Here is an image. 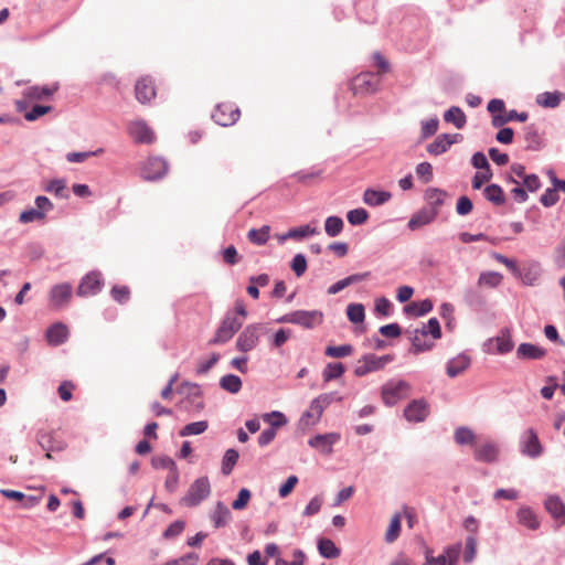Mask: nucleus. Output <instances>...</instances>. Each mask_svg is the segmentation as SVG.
<instances>
[{
	"instance_id": "nucleus-17",
	"label": "nucleus",
	"mask_w": 565,
	"mask_h": 565,
	"mask_svg": "<svg viewBox=\"0 0 565 565\" xmlns=\"http://www.w3.org/2000/svg\"><path fill=\"white\" fill-rule=\"evenodd\" d=\"M462 136L460 134H441L427 146V152L431 156H440L445 153L451 145L460 141Z\"/></svg>"
},
{
	"instance_id": "nucleus-7",
	"label": "nucleus",
	"mask_w": 565,
	"mask_h": 565,
	"mask_svg": "<svg viewBox=\"0 0 565 565\" xmlns=\"http://www.w3.org/2000/svg\"><path fill=\"white\" fill-rule=\"evenodd\" d=\"M263 420L269 424V427L264 429L258 436V444L260 447L269 445L276 437V429L287 424V417L279 411H273L263 415Z\"/></svg>"
},
{
	"instance_id": "nucleus-15",
	"label": "nucleus",
	"mask_w": 565,
	"mask_h": 565,
	"mask_svg": "<svg viewBox=\"0 0 565 565\" xmlns=\"http://www.w3.org/2000/svg\"><path fill=\"white\" fill-rule=\"evenodd\" d=\"M340 439L341 435L339 433L332 431L327 434H318L308 440V445L323 455H331L333 451V446Z\"/></svg>"
},
{
	"instance_id": "nucleus-4",
	"label": "nucleus",
	"mask_w": 565,
	"mask_h": 565,
	"mask_svg": "<svg viewBox=\"0 0 565 565\" xmlns=\"http://www.w3.org/2000/svg\"><path fill=\"white\" fill-rule=\"evenodd\" d=\"M394 360V356L391 354H385L382 356H377L374 353H366L362 355L354 367V375L362 377L367 375L369 373L380 371L385 367L386 364L391 363Z\"/></svg>"
},
{
	"instance_id": "nucleus-42",
	"label": "nucleus",
	"mask_w": 565,
	"mask_h": 565,
	"mask_svg": "<svg viewBox=\"0 0 565 565\" xmlns=\"http://www.w3.org/2000/svg\"><path fill=\"white\" fill-rule=\"evenodd\" d=\"M454 438L460 446L473 445L476 435L469 427L460 426L455 429Z\"/></svg>"
},
{
	"instance_id": "nucleus-54",
	"label": "nucleus",
	"mask_w": 565,
	"mask_h": 565,
	"mask_svg": "<svg viewBox=\"0 0 565 565\" xmlns=\"http://www.w3.org/2000/svg\"><path fill=\"white\" fill-rule=\"evenodd\" d=\"M477 539L475 535H468L466 537V546H465V553H463V562L466 564H470L477 554Z\"/></svg>"
},
{
	"instance_id": "nucleus-29",
	"label": "nucleus",
	"mask_w": 565,
	"mask_h": 565,
	"mask_svg": "<svg viewBox=\"0 0 565 565\" xmlns=\"http://www.w3.org/2000/svg\"><path fill=\"white\" fill-rule=\"evenodd\" d=\"M369 276H370V273H361V274L350 275V276L334 282L333 285H331L328 288V294L335 295V294L340 292L341 290H343L344 288H347L348 286L366 279Z\"/></svg>"
},
{
	"instance_id": "nucleus-64",
	"label": "nucleus",
	"mask_w": 565,
	"mask_h": 565,
	"mask_svg": "<svg viewBox=\"0 0 565 565\" xmlns=\"http://www.w3.org/2000/svg\"><path fill=\"white\" fill-rule=\"evenodd\" d=\"M463 299L470 307H480L483 303L480 292L475 288H468L465 290Z\"/></svg>"
},
{
	"instance_id": "nucleus-24",
	"label": "nucleus",
	"mask_w": 565,
	"mask_h": 565,
	"mask_svg": "<svg viewBox=\"0 0 565 565\" xmlns=\"http://www.w3.org/2000/svg\"><path fill=\"white\" fill-rule=\"evenodd\" d=\"M470 364L471 359L465 353H459L447 362L446 373L449 377H456L466 371Z\"/></svg>"
},
{
	"instance_id": "nucleus-30",
	"label": "nucleus",
	"mask_w": 565,
	"mask_h": 565,
	"mask_svg": "<svg viewBox=\"0 0 565 565\" xmlns=\"http://www.w3.org/2000/svg\"><path fill=\"white\" fill-rule=\"evenodd\" d=\"M434 308V305L430 299H424L418 302H411L404 307V311L407 315L414 317H423L429 313Z\"/></svg>"
},
{
	"instance_id": "nucleus-32",
	"label": "nucleus",
	"mask_w": 565,
	"mask_h": 565,
	"mask_svg": "<svg viewBox=\"0 0 565 565\" xmlns=\"http://www.w3.org/2000/svg\"><path fill=\"white\" fill-rule=\"evenodd\" d=\"M425 334H422L419 330L415 329L411 335L412 348L411 352L414 354H418L420 352H426L433 349L434 343L425 340Z\"/></svg>"
},
{
	"instance_id": "nucleus-10",
	"label": "nucleus",
	"mask_w": 565,
	"mask_h": 565,
	"mask_svg": "<svg viewBox=\"0 0 565 565\" xmlns=\"http://www.w3.org/2000/svg\"><path fill=\"white\" fill-rule=\"evenodd\" d=\"M73 297V287L70 282H61L51 287L49 291V303L54 310L66 308Z\"/></svg>"
},
{
	"instance_id": "nucleus-19",
	"label": "nucleus",
	"mask_w": 565,
	"mask_h": 565,
	"mask_svg": "<svg viewBox=\"0 0 565 565\" xmlns=\"http://www.w3.org/2000/svg\"><path fill=\"white\" fill-rule=\"evenodd\" d=\"M544 508L558 525H565V503L557 494L547 495Z\"/></svg>"
},
{
	"instance_id": "nucleus-5",
	"label": "nucleus",
	"mask_w": 565,
	"mask_h": 565,
	"mask_svg": "<svg viewBox=\"0 0 565 565\" xmlns=\"http://www.w3.org/2000/svg\"><path fill=\"white\" fill-rule=\"evenodd\" d=\"M242 326L243 319H239L233 312H227L216 329L214 337L210 340V344L226 343L242 328Z\"/></svg>"
},
{
	"instance_id": "nucleus-6",
	"label": "nucleus",
	"mask_w": 565,
	"mask_h": 565,
	"mask_svg": "<svg viewBox=\"0 0 565 565\" xmlns=\"http://www.w3.org/2000/svg\"><path fill=\"white\" fill-rule=\"evenodd\" d=\"M211 494V484L207 477H201L193 481L186 494L181 499L185 507H196Z\"/></svg>"
},
{
	"instance_id": "nucleus-57",
	"label": "nucleus",
	"mask_w": 565,
	"mask_h": 565,
	"mask_svg": "<svg viewBox=\"0 0 565 565\" xmlns=\"http://www.w3.org/2000/svg\"><path fill=\"white\" fill-rule=\"evenodd\" d=\"M461 553V543L445 547L443 555H446V565H457Z\"/></svg>"
},
{
	"instance_id": "nucleus-3",
	"label": "nucleus",
	"mask_w": 565,
	"mask_h": 565,
	"mask_svg": "<svg viewBox=\"0 0 565 565\" xmlns=\"http://www.w3.org/2000/svg\"><path fill=\"white\" fill-rule=\"evenodd\" d=\"M266 332L267 328L264 323H250L246 326L236 339V349L246 354L258 345L262 334Z\"/></svg>"
},
{
	"instance_id": "nucleus-44",
	"label": "nucleus",
	"mask_w": 565,
	"mask_h": 565,
	"mask_svg": "<svg viewBox=\"0 0 565 565\" xmlns=\"http://www.w3.org/2000/svg\"><path fill=\"white\" fill-rule=\"evenodd\" d=\"M57 89V86L49 87V86H31L25 89V96L31 99H44L53 95V93Z\"/></svg>"
},
{
	"instance_id": "nucleus-9",
	"label": "nucleus",
	"mask_w": 565,
	"mask_h": 565,
	"mask_svg": "<svg viewBox=\"0 0 565 565\" xmlns=\"http://www.w3.org/2000/svg\"><path fill=\"white\" fill-rule=\"evenodd\" d=\"M381 83L379 74L363 72L356 75L351 82V89L355 95H369L375 93Z\"/></svg>"
},
{
	"instance_id": "nucleus-37",
	"label": "nucleus",
	"mask_w": 565,
	"mask_h": 565,
	"mask_svg": "<svg viewBox=\"0 0 565 565\" xmlns=\"http://www.w3.org/2000/svg\"><path fill=\"white\" fill-rule=\"evenodd\" d=\"M220 386L222 390H224L231 394H236L242 388V380L239 376H237L235 374H226L221 377Z\"/></svg>"
},
{
	"instance_id": "nucleus-52",
	"label": "nucleus",
	"mask_w": 565,
	"mask_h": 565,
	"mask_svg": "<svg viewBox=\"0 0 565 565\" xmlns=\"http://www.w3.org/2000/svg\"><path fill=\"white\" fill-rule=\"evenodd\" d=\"M348 319L353 323H361L365 318V310L362 303H350L347 307Z\"/></svg>"
},
{
	"instance_id": "nucleus-58",
	"label": "nucleus",
	"mask_w": 565,
	"mask_h": 565,
	"mask_svg": "<svg viewBox=\"0 0 565 565\" xmlns=\"http://www.w3.org/2000/svg\"><path fill=\"white\" fill-rule=\"evenodd\" d=\"M292 331L290 329H279L270 338L269 344L273 348L282 347L291 337Z\"/></svg>"
},
{
	"instance_id": "nucleus-61",
	"label": "nucleus",
	"mask_w": 565,
	"mask_h": 565,
	"mask_svg": "<svg viewBox=\"0 0 565 565\" xmlns=\"http://www.w3.org/2000/svg\"><path fill=\"white\" fill-rule=\"evenodd\" d=\"M185 527V522L177 520L172 522L163 532L162 536L167 540L175 539L179 536Z\"/></svg>"
},
{
	"instance_id": "nucleus-59",
	"label": "nucleus",
	"mask_w": 565,
	"mask_h": 565,
	"mask_svg": "<svg viewBox=\"0 0 565 565\" xmlns=\"http://www.w3.org/2000/svg\"><path fill=\"white\" fill-rule=\"evenodd\" d=\"M502 275L500 273H497V271H486V273H482L479 277V284L480 285H487L489 287H497L501 284L502 281Z\"/></svg>"
},
{
	"instance_id": "nucleus-45",
	"label": "nucleus",
	"mask_w": 565,
	"mask_h": 565,
	"mask_svg": "<svg viewBox=\"0 0 565 565\" xmlns=\"http://www.w3.org/2000/svg\"><path fill=\"white\" fill-rule=\"evenodd\" d=\"M494 341L497 343V352L499 354H507L513 350L514 342L508 330L502 331Z\"/></svg>"
},
{
	"instance_id": "nucleus-48",
	"label": "nucleus",
	"mask_w": 565,
	"mask_h": 565,
	"mask_svg": "<svg viewBox=\"0 0 565 565\" xmlns=\"http://www.w3.org/2000/svg\"><path fill=\"white\" fill-rule=\"evenodd\" d=\"M209 427L206 420H199L186 424L180 431L181 437L203 434Z\"/></svg>"
},
{
	"instance_id": "nucleus-13",
	"label": "nucleus",
	"mask_w": 565,
	"mask_h": 565,
	"mask_svg": "<svg viewBox=\"0 0 565 565\" xmlns=\"http://www.w3.org/2000/svg\"><path fill=\"white\" fill-rule=\"evenodd\" d=\"M239 116L241 111L238 107L231 104L216 105L212 114L213 120L222 127L234 125L239 119Z\"/></svg>"
},
{
	"instance_id": "nucleus-55",
	"label": "nucleus",
	"mask_w": 565,
	"mask_h": 565,
	"mask_svg": "<svg viewBox=\"0 0 565 565\" xmlns=\"http://www.w3.org/2000/svg\"><path fill=\"white\" fill-rule=\"evenodd\" d=\"M367 217H369L367 211L362 207L353 209V210L349 211L347 214L348 222L353 226L361 225V224L365 223Z\"/></svg>"
},
{
	"instance_id": "nucleus-50",
	"label": "nucleus",
	"mask_w": 565,
	"mask_h": 565,
	"mask_svg": "<svg viewBox=\"0 0 565 565\" xmlns=\"http://www.w3.org/2000/svg\"><path fill=\"white\" fill-rule=\"evenodd\" d=\"M422 334L428 335L430 334L434 340L441 338V329L440 323L437 318H430L427 323L423 324L420 329H418Z\"/></svg>"
},
{
	"instance_id": "nucleus-53",
	"label": "nucleus",
	"mask_w": 565,
	"mask_h": 565,
	"mask_svg": "<svg viewBox=\"0 0 565 565\" xmlns=\"http://www.w3.org/2000/svg\"><path fill=\"white\" fill-rule=\"evenodd\" d=\"M420 125V137L422 139H427L437 132L439 119L437 117H433L430 119L423 120Z\"/></svg>"
},
{
	"instance_id": "nucleus-34",
	"label": "nucleus",
	"mask_w": 565,
	"mask_h": 565,
	"mask_svg": "<svg viewBox=\"0 0 565 565\" xmlns=\"http://www.w3.org/2000/svg\"><path fill=\"white\" fill-rule=\"evenodd\" d=\"M270 226L263 225L260 228H250L247 233V238L250 243L263 246L269 239Z\"/></svg>"
},
{
	"instance_id": "nucleus-62",
	"label": "nucleus",
	"mask_w": 565,
	"mask_h": 565,
	"mask_svg": "<svg viewBox=\"0 0 565 565\" xmlns=\"http://www.w3.org/2000/svg\"><path fill=\"white\" fill-rule=\"evenodd\" d=\"M44 218L45 216L43 215V213L39 211L36 207L25 210L19 216V221L23 224L32 223L35 221H42Z\"/></svg>"
},
{
	"instance_id": "nucleus-20",
	"label": "nucleus",
	"mask_w": 565,
	"mask_h": 565,
	"mask_svg": "<svg viewBox=\"0 0 565 565\" xmlns=\"http://www.w3.org/2000/svg\"><path fill=\"white\" fill-rule=\"evenodd\" d=\"M68 337V328L63 322H55L51 324L45 332L46 341L52 347H58L65 343Z\"/></svg>"
},
{
	"instance_id": "nucleus-31",
	"label": "nucleus",
	"mask_w": 565,
	"mask_h": 565,
	"mask_svg": "<svg viewBox=\"0 0 565 565\" xmlns=\"http://www.w3.org/2000/svg\"><path fill=\"white\" fill-rule=\"evenodd\" d=\"M563 98L564 95L561 92H544L536 96V103L544 108H555Z\"/></svg>"
},
{
	"instance_id": "nucleus-27",
	"label": "nucleus",
	"mask_w": 565,
	"mask_h": 565,
	"mask_svg": "<svg viewBox=\"0 0 565 565\" xmlns=\"http://www.w3.org/2000/svg\"><path fill=\"white\" fill-rule=\"evenodd\" d=\"M391 192L383 190L366 189L363 193V202L369 206H380L388 202Z\"/></svg>"
},
{
	"instance_id": "nucleus-41",
	"label": "nucleus",
	"mask_w": 565,
	"mask_h": 565,
	"mask_svg": "<svg viewBox=\"0 0 565 565\" xmlns=\"http://www.w3.org/2000/svg\"><path fill=\"white\" fill-rule=\"evenodd\" d=\"M344 223L340 216H328L324 221V231L328 236L335 237L341 234Z\"/></svg>"
},
{
	"instance_id": "nucleus-51",
	"label": "nucleus",
	"mask_w": 565,
	"mask_h": 565,
	"mask_svg": "<svg viewBox=\"0 0 565 565\" xmlns=\"http://www.w3.org/2000/svg\"><path fill=\"white\" fill-rule=\"evenodd\" d=\"M353 353V347L351 344L342 345H329L326 348L324 354L330 358H345Z\"/></svg>"
},
{
	"instance_id": "nucleus-39",
	"label": "nucleus",
	"mask_w": 565,
	"mask_h": 565,
	"mask_svg": "<svg viewBox=\"0 0 565 565\" xmlns=\"http://www.w3.org/2000/svg\"><path fill=\"white\" fill-rule=\"evenodd\" d=\"M484 198L495 205H502L505 202L503 190L498 184H490L483 190Z\"/></svg>"
},
{
	"instance_id": "nucleus-47",
	"label": "nucleus",
	"mask_w": 565,
	"mask_h": 565,
	"mask_svg": "<svg viewBox=\"0 0 565 565\" xmlns=\"http://www.w3.org/2000/svg\"><path fill=\"white\" fill-rule=\"evenodd\" d=\"M341 399L342 397L337 392L320 394L313 398V408L323 412L331 403Z\"/></svg>"
},
{
	"instance_id": "nucleus-21",
	"label": "nucleus",
	"mask_w": 565,
	"mask_h": 565,
	"mask_svg": "<svg viewBox=\"0 0 565 565\" xmlns=\"http://www.w3.org/2000/svg\"><path fill=\"white\" fill-rule=\"evenodd\" d=\"M136 98L141 104L149 103L156 96L154 84L151 77H141L135 86Z\"/></svg>"
},
{
	"instance_id": "nucleus-40",
	"label": "nucleus",
	"mask_w": 565,
	"mask_h": 565,
	"mask_svg": "<svg viewBox=\"0 0 565 565\" xmlns=\"http://www.w3.org/2000/svg\"><path fill=\"white\" fill-rule=\"evenodd\" d=\"M44 190L49 193H53L60 199H67L66 181L64 179H53L44 185Z\"/></svg>"
},
{
	"instance_id": "nucleus-26",
	"label": "nucleus",
	"mask_w": 565,
	"mask_h": 565,
	"mask_svg": "<svg viewBox=\"0 0 565 565\" xmlns=\"http://www.w3.org/2000/svg\"><path fill=\"white\" fill-rule=\"evenodd\" d=\"M210 518L214 527L220 529L226 526L231 522L232 512L222 501H218Z\"/></svg>"
},
{
	"instance_id": "nucleus-43",
	"label": "nucleus",
	"mask_w": 565,
	"mask_h": 565,
	"mask_svg": "<svg viewBox=\"0 0 565 565\" xmlns=\"http://www.w3.org/2000/svg\"><path fill=\"white\" fill-rule=\"evenodd\" d=\"M345 367L342 363H328L322 371L324 382L337 380L343 375Z\"/></svg>"
},
{
	"instance_id": "nucleus-56",
	"label": "nucleus",
	"mask_w": 565,
	"mask_h": 565,
	"mask_svg": "<svg viewBox=\"0 0 565 565\" xmlns=\"http://www.w3.org/2000/svg\"><path fill=\"white\" fill-rule=\"evenodd\" d=\"M318 233H319L318 228L312 227L309 224L302 225L299 227H292L289 230V235L292 236V239H301L305 237L313 236Z\"/></svg>"
},
{
	"instance_id": "nucleus-49",
	"label": "nucleus",
	"mask_w": 565,
	"mask_h": 565,
	"mask_svg": "<svg viewBox=\"0 0 565 565\" xmlns=\"http://www.w3.org/2000/svg\"><path fill=\"white\" fill-rule=\"evenodd\" d=\"M399 532H401V514L399 513H395L392 516L390 525H388L387 531L385 533V541L387 543H393L399 536Z\"/></svg>"
},
{
	"instance_id": "nucleus-16",
	"label": "nucleus",
	"mask_w": 565,
	"mask_h": 565,
	"mask_svg": "<svg viewBox=\"0 0 565 565\" xmlns=\"http://www.w3.org/2000/svg\"><path fill=\"white\" fill-rule=\"evenodd\" d=\"M128 132L137 143H152L156 140L153 130L143 120L130 122Z\"/></svg>"
},
{
	"instance_id": "nucleus-18",
	"label": "nucleus",
	"mask_w": 565,
	"mask_h": 565,
	"mask_svg": "<svg viewBox=\"0 0 565 565\" xmlns=\"http://www.w3.org/2000/svg\"><path fill=\"white\" fill-rule=\"evenodd\" d=\"M500 448L494 441H486L475 448L473 458L476 461L493 463L498 460Z\"/></svg>"
},
{
	"instance_id": "nucleus-1",
	"label": "nucleus",
	"mask_w": 565,
	"mask_h": 565,
	"mask_svg": "<svg viewBox=\"0 0 565 565\" xmlns=\"http://www.w3.org/2000/svg\"><path fill=\"white\" fill-rule=\"evenodd\" d=\"M276 321L278 323H291L306 329H313L322 323L323 313L320 310H296L279 317Z\"/></svg>"
},
{
	"instance_id": "nucleus-36",
	"label": "nucleus",
	"mask_w": 565,
	"mask_h": 565,
	"mask_svg": "<svg viewBox=\"0 0 565 565\" xmlns=\"http://www.w3.org/2000/svg\"><path fill=\"white\" fill-rule=\"evenodd\" d=\"M524 140L526 148L530 150H539L542 146L541 137L535 125L531 124L524 128Z\"/></svg>"
},
{
	"instance_id": "nucleus-2",
	"label": "nucleus",
	"mask_w": 565,
	"mask_h": 565,
	"mask_svg": "<svg viewBox=\"0 0 565 565\" xmlns=\"http://www.w3.org/2000/svg\"><path fill=\"white\" fill-rule=\"evenodd\" d=\"M411 393V385L404 380L391 379L381 387V397L383 403L392 407L402 399L406 398Z\"/></svg>"
},
{
	"instance_id": "nucleus-38",
	"label": "nucleus",
	"mask_w": 565,
	"mask_h": 565,
	"mask_svg": "<svg viewBox=\"0 0 565 565\" xmlns=\"http://www.w3.org/2000/svg\"><path fill=\"white\" fill-rule=\"evenodd\" d=\"M323 412L313 408V399L311 401L309 408L305 411L300 417L299 424L301 427L313 426L319 423Z\"/></svg>"
},
{
	"instance_id": "nucleus-12",
	"label": "nucleus",
	"mask_w": 565,
	"mask_h": 565,
	"mask_svg": "<svg viewBox=\"0 0 565 565\" xmlns=\"http://www.w3.org/2000/svg\"><path fill=\"white\" fill-rule=\"evenodd\" d=\"M104 287L103 275L98 270L86 274L79 281L77 295L79 297H88L97 295Z\"/></svg>"
},
{
	"instance_id": "nucleus-11",
	"label": "nucleus",
	"mask_w": 565,
	"mask_h": 565,
	"mask_svg": "<svg viewBox=\"0 0 565 565\" xmlns=\"http://www.w3.org/2000/svg\"><path fill=\"white\" fill-rule=\"evenodd\" d=\"M168 162L161 157H149L141 167V175L147 181L162 179L168 172Z\"/></svg>"
},
{
	"instance_id": "nucleus-63",
	"label": "nucleus",
	"mask_w": 565,
	"mask_h": 565,
	"mask_svg": "<svg viewBox=\"0 0 565 565\" xmlns=\"http://www.w3.org/2000/svg\"><path fill=\"white\" fill-rule=\"evenodd\" d=\"M198 562L199 555L194 552H190L179 558L168 561L162 565H196Z\"/></svg>"
},
{
	"instance_id": "nucleus-8",
	"label": "nucleus",
	"mask_w": 565,
	"mask_h": 565,
	"mask_svg": "<svg viewBox=\"0 0 565 565\" xmlns=\"http://www.w3.org/2000/svg\"><path fill=\"white\" fill-rule=\"evenodd\" d=\"M519 449L523 456L531 459H536L544 452V447L540 441L537 433L533 428H527L522 433Z\"/></svg>"
},
{
	"instance_id": "nucleus-60",
	"label": "nucleus",
	"mask_w": 565,
	"mask_h": 565,
	"mask_svg": "<svg viewBox=\"0 0 565 565\" xmlns=\"http://www.w3.org/2000/svg\"><path fill=\"white\" fill-rule=\"evenodd\" d=\"M290 267L297 277H301L307 270V259L301 253L296 254L291 259Z\"/></svg>"
},
{
	"instance_id": "nucleus-23",
	"label": "nucleus",
	"mask_w": 565,
	"mask_h": 565,
	"mask_svg": "<svg viewBox=\"0 0 565 565\" xmlns=\"http://www.w3.org/2000/svg\"><path fill=\"white\" fill-rule=\"evenodd\" d=\"M437 216V212L422 207L411 216L407 226L411 231H415L430 224Z\"/></svg>"
},
{
	"instance_id": "nucleus-46",
	"label": "nucleus",
	"mask_w": 565,
	"mask_h": 565,
	"mask_svg": "<svg viewBox=\"0 0 565 565\" xmlns=\"http://www.w3.org/2000/svg\"><path fill=\"white\" fill-rule=\"evenodd\" d=\"M238 451L231 448V449H227L223 456V459H222V473L224 476H228L232 471H233V468L234 466L236 465L237 460H238Z\"/></svg>"
},
{
	"instance_id": "nucleus-33",
	"label": "nucleus",
	"mask_w": 565,
	"mask_h": 565,
	"mask_svg": "<svg viewBox=\"0 0 565 565\" xmlns=\"http://www.w3.org/2000/svg\"><path fill=\"white\" fill-rule=\"evenodd\" d=\"M444 120L446 122H451L457 129H461L465 127L467 122V117L461 108L457 106H451L444 114Z\"/></svg>"
},
{
	"instance_id": "nucleus-25",
	"label": "nucleus",
	"mask_w": 565,
	"mask_h": 565,
	"mask_svg": "<svg viewBox=\"0 0 565 565\" xmlns=\"http://www.w3.org/2000/svg\"><path fill=\"white\" fill-rule=\"evenodd\" d=\"M546 355V350L533 343H521L516 349V356L521 360H541Z\"/></svg>"
},
{
	"instance_id": "nucleus-14",
	"label": "nucleus",
	"mask_w": 565,
	"mask_h": 565,
	"mask_svg": "<svg viewBox=\"0 0 565 565\" xmlns=\"http://www.w3.org/2000/svg\"><path fill=\"white\" fill-rule=\"evenodd\" d=\"M429 415V404L425 398L413 399L404 409V417L409 423H422Z\"/></svg>"
},
{
	"instance_id": "nucleus-28",
	"label": "nucleus",
	"mask_w": 565,
	"mask_h": 565,
	"mask_svg": "<svg viewBox=\"0 0 565 565\" xmlns=\"http://www.w3.org/2000/svg\"><path fill=\"white\" fill-rule=\"evenodd\" d=\"M516 518L520 524L533 531L537 530L541 525L537 515L529 507H521L516 512Z\"/></svg>"
},
{
	"instance_id": "nucleus-22",
	"label": "nucleus",
	"mask_w": 565,
	"mask_h": 565,
	"mask_svg": "<svg viewBox=\"0 0 565 565\" xmlns=\"http://www.w3.org/2000/svg\"><path fill=\"white\" fill-rule=\"evenodd\" d=\"M447 192L438 188H428L424 192V200L426 201V209L433 210L439 214L440 207L445 203Z\"/></svg>"
},
{
	"instance_id": "nucleus-35",
	"label": "nucleus",
	"mask_w": 565,
	"mask_h": 565,
	"mask_svg": "<svg viewBox=\"0 0 565 565\" xmlns=\"http://www.w3.org/2000/svg\"><path fill=\"white\" fill-rule=\"evenodd\" d=\"M318 551L324 558H335L341 554L340 548L330 539H320L318 541Z\"/></svg>"
}]
</instances>
